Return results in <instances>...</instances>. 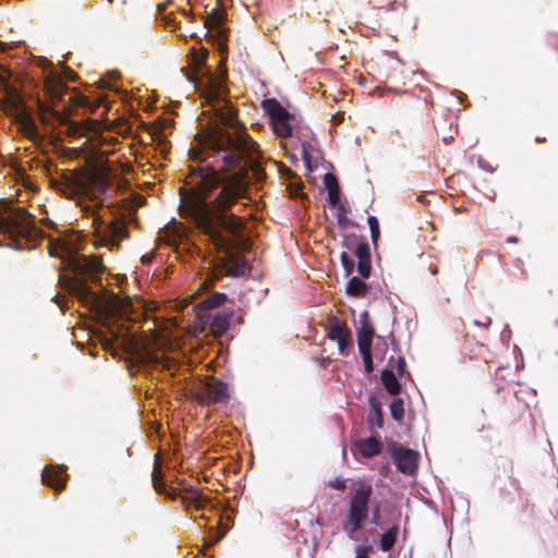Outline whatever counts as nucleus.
Masks as SVG:
<instances>
[{"mask_svg":"<svg viewBox=\"0 0 558 558\" xmlns=\"http://www.w3.org/2000/svg\"><path fill=\"white\" fill-rule=\"evenodd\" d=\"M522 265H523V260L522 258L518 257L513 260V266L518 269H520V272L522 276H525L526 275V271L524 269H522Z\"/></svg>","mask_w":558,"mask_h":558,"instance_id":"38","label":"nucleus"},{"mask_svg":"<svg viewBox=\"0 0 558 558\" xmlns=\"http://www.w3.org/2000/svg\"><path fill=\"white\" fill-rule=\"evenodd\" d=\"M348 538L355 543L353 550L356 555L371 557L372 554L380 550L379 542L377 538H371L369 535L366 534V529L364 531L356 532L354 537Z\"/></svg>","mask_w":558,"mask_h":558,"instance_id":"15","label":"nucleus"},{"mask_svg":"<svg viewBox=\"0 0 558 558\" xmlns=\"http://www.w3.org/2000/svg\"><path fill=\"white\" fill-rule=\"evenodd\" d=\"M341 246L350 251L357 258V274L362 275V277H371L372 252L367 239L354 233L344 234L341 241Z\"/></svg>","mask_w":558,"mask_h":558,"instance_id":"8","label":"nucleus"},{"mask_svg":"<svg viewBox=\"0 0 558 558\" xmlns=\"http://www.w3.org/2000/svg\"><path fill=\"white\" fill-rule=\"evenodd\" d=\"M119 72L118 71H108L101 77L102 87L119 97L124 102H131L133 99L140 98L133 92L128 90L122 85L118 83Z\"/></svg>","mask_w":558,"mask_h":558,"instance_id":"11","label":"nucleus"},{"mask_svg":"<svg viewBox=\"0 0 558 558\" xmlns=\"http://www.w3.org/2000/svg\"><path fill=\"white\" fill-rule=\"evenodd\" d=\"M209 398L213 403L227 404L230 401L228 384L222 379H216L209 392Z\"/></svg>","mask_w":558,"mask_h":558,"instance_id":"19","label":"nucleus"},{"mask_svg":"<svg viewBox=\"0 0 558 558\" xmlns=\"http://www.w3.org/2000/svg\"><path fill=\"white\" fill-rule=\"evenodd\" d=\"M354 558H371V557H366V556H362V555H356L355 554Z\"/></svg>","mask_w":558,"mask_h":558,"instance_id":"55","label":"nucleus"},{"mask_svg":"<svg viewBox=\"0 0 558 558\" xmlns=\"http://www.w3.org/2000/svg\"><path fill=\"white\" fill-rule=\"evenodd\" d=\"M151 482H153V485L156 489L157 493H160V486L157 482V477H156V468L154 469L153 473H151Z\"/></svg>","mask_w":558,"mask_h":558,"instance_id":"42","label":"nucleus"},{"mask_svg":"<svg viewBox=\"0 0 558 558\" xmlns=\"http://www.w3.org/2000/svg\"><path fill=\"white\" fill-rule=\"evenodd\" d=\"M452 96L457 98L458 101L464 104L466 101V95L458 89H452L450 92Z\"/></svg>","mask_w":558,"mask_h":558,"instance_id":"37","label":"nucleus"},{"mask_svg":"<svg viewBox=\"0 0 558 558\" xmlns=\"http://www.w3.org/2000/svg\"><path fill=\"white\" fill-rule=\"evenodd\" d=\"M393 362L396 363L395 373L398 376V378L403 380L404 378L410 376L408 368H407V362H405L404 356L400 355Z\"/></svg>","mask_w":558,"mask_h":558,"instance_id":"31","label":"nucleus"},{"mask_svg":"<svg viewBox=\"0 0 558 558\" xmlns=\"http://www.w3.org/2000/svg\"><path fill=\"white\" fill-rule=\"evenodd\" d=\"M395 357L391 356L388 361V364L380 372V380L384 386V389L389 395L400 393L405 387V383L398 378L392 367V363Z\"/></svg>","mask_w":558,"mask_h":558,"instance_id":"12","label":"nucleus"},{"mask_svg":"<svg viewBox=\"0 0 558 558\" xmlns=\"http://www.w3.org/2000/svg\"><path fill=\"white\" fill-rule=\"evenodd\" d=\"M513 353H514V356H518V357L519 356L521 357V355H523L521 349L517 344H513Z\"/></svg>","mask_w":558,"mask_h":558,"instance_id":"46","label":"nucleus"},{"mask_svg":"<svg viewBox=\"0 0 558 558\" xmlns=\"http://www.w3.org/2000/svg\"><path fill=\"white\" fill-rule=\"evenodd\" d=\"M340 263L343 268L344 277H352L353 271L356 270L357 262H355L347 252H342L340 255Z\"/></svg>","mask_w":558,"mask_h":558,"instance_id":"26","label":"nucleus"},{"mask_svg":"<svg viewBox=\"0 0 558 558\" xmlns=\"http://www.w3.org/2000/svg\"><path fill=\"white\" fill-rule=\"evenodd\" d=\"M157 8H158V10H161V9H162V7H161V4H160V3H159V4H157Z\"/></svg>","mask_w":558,"mask_h":558,"instance_id":"58","label":"nucleus"},{"mask_svg":"<svg viewBox=\"0 0 558 558\" xmlns=\"http://www.w3.org/2000/svg\"><path fill=\"white\" fill-rule=\"evenodd\" d=\"M315 523H316V524H318V525H320V526L324 524V523H323V520H322L320 518H316V519H315Z\"/></svg>","mask_w":558,"mask_h":558,"instance_id":"51","label":"nucleus"},{"mask_svg":"<svg viewBox=\"0 0 558 558\" xmlns=\"http://www.w3.org/2000/svg\"><path fill=\"white\" fill-rule=\"evenodd\" d=\"M476 159V165L481 170H484L488 173H494L496 168L492 166L483 156L481 155H472L471 160Z\"/></svg>","mask_w":558,"mask_h":558,"instance_id":"33","label":"nucleus"},{"mask_svg":"<svg viewBox=\"0 0 558 558\" xmlns=\"http://www.w3.org/2000/svg\"><path fill=\"white\" fill-rule=\"evenodd\" d=\"M391 54H392V56H396L397 60H398L400 63H402L401 59L398 57L397 51H392V52H391Z\"/></svg>","mask_w":558,"mask_h":558,"instance_id":"52","label":"nucleus"},{"mask_svg":"<svg viewBox=\"0 0 558 558\" xmlns=\"http://www.w3.org/2000/svg\"><path fill=\"white\" fill-rule=\"evenodd\" d=\"M348 481L352 482L353 480L343 478L341 476H336L335 478H332L328 482V486L330 488L341 492V493H343L345 490L349 492L350 486L347 485Z\"/></svg>","mask_w":558,"mask_h":558,"instance_id":"32","label":"nucleus"},{"mask_svg":"<svg viewBox=\"0 0 558 558\" xmlns=\"http://www.w3.org/2000/svg\"><path fill=\"white\" fill-rule=\"evenodd\" d=\"M44 238L36 217L23 207H14L5 199L0 203V245L15 251L36 248Z\"/></svg>","mask_w":558,"mask_h":558,"instance_id":"4","label":"nucleus"},{"mask_svg":"<svg viewBox=\"0 0 558 558\" xmlns=\"http://www.w3.org/2000/svg\"><path fill=\"white\" fill-rule=\"evenodd\" d=\"M511 340V329L509 324L504 326V329L500 332V341L505 347H509Z\"/></svg>","mask_w":558,"mask_h":558,"instance_id":"36","label":"nucleus"},{"mask_svg":"<svg viewBox=\"0 0 558 558\" xmlns=\"http://www.w3.org/2000/svg\"><path fill=\"white\" fill-rule=\"evenodd\" d=\"M337 223L341 229L354 227L355 222L347 216V213L342 207H339L336 211Z\"/></svg>","mask_w":558,"mask_h":558,"instance_id":"30","label":"nucleus"},{"mask_svg":"<svg viewBox=\"0 0 558 558\" xmlns=\"http://www.w3.org/2000/svg\"><path fill=\"white\" fill-rule=\"evenodd\" d=\"M367 225L371 232L372 243L374 244L375 247H377L378 240L380 236L379 220L376 216L369 215L367 217Z\"/></svg>","mask_w":558,"mask_h":558,"instance_id":"28","label":"nucleus"},{"mask_svg":"<svg viewBox=\"0 0 558 558\" xmlns=\"http://www.w3.org/2000/svg\"><path fill=\"white\" fill-rule=\"evenodd\" d=\"M535 141H536L537 143H542V142H544V141H545V137L537 136V137L535 138Z\"/></svg>","mask_w":558,"mask_h":558,"instance_id":"53","label":"nucleus"},{"mask_svg":"<svg viewBox=\"0 0 558 558\" xmlns=\"http://www.w3.org/2000/svg\"><path fill=\"white\" fill-rule=\"evenodd\" d=\"M372 349L373 348H360L359 349V353L362 357V361H363V366H364V372L366 374H372L375 369V364H374V361H373V353H372Z\"/></svg>","mask_w":558,"mask_h":558,"instance_id":"27","label":"nucleus"},{"mask_svg":"<svg viewBox=\"0 0 558 558\" xmlns=\"http://www.w3.org/2000/svg\"><path fill=\"white\" fill-rule=\"evenodd\" d=\"M357 349L373 348V342L379 335L376 333L374 324L355 326Z\"/></svg>","mask_w":558,"mask_h":558,"instance_id":"17","label":"nucleus"},{"mask_svg":"<svg viewBox=\"0 0 558 558\" xmlns=\"http://www.w3.org/2000/svg\"><path fill=\"white\" fill-rule=\"evenodd\" d=\"M226 19V12L225 11H217L216 9H213L206 17H204V26L205 27H213L214 25H221Z\"/></svg>","mask_w":558,"mask_h":558,"instance_id":"25","label":"nucleus"},{"mask_svg":"<svg viewBox=\"0 0 558 558\" xmlns=\"http://www.w3.org/2000/svg\"><path fill=\"white\" fill-rule=\"evenodd\" d=\"M369 412L367 415V425L372 435L375 434V428L384 427V412L383 402L374 393H371L367 398Z\"/></svg>","mask_w":558,"mask_h":558,"instance_id":"14","label":"nucleus"},{"mask_svg":"<svg viewBox=\"0 0 558 558\" xmlns=\"http://www.w3.org/2000/svg\"><path fill=\"white\" fill-rule=\"evenodd\" d=\"M429 271H430V274H432V275H436V274L438 272V269H437V267H436V266L430 265V266H429Z\"/></svg>","mask_w":558,"mask_h":558,"instance_id":"48","label":"nucleus"},{"mask_svg":"<svg viewBox=\"0 0 558 558\" xmlns=\"http://www.w3.org/2000/svg\"><path fill=\"white\" fill-rule=\"evenodd\" d=\"M391 345H392V350H393L395 352L399 351L398 343L395 341V339H393V338H392V340H391Z\"/></svg>","mask_w":558,"mask_h":558,"instance_id":"49","label":"nucleus"},{"mask_svg":"<svg viewBox=\"0 0 558 558\" xmlns=\"http://www.w3.org/2000/svg\"><path fill=\"white\" fill-rule=\"evenodd\" d=\"M399 532L400 527L398 524H393L383 531L379 539H377L379 542V548L381 551H389L392 549L398 538Z\"/></svg>","mask_w":558,"mask_h":558,"instance_id":"20","label":"nucleus"},{"mask_svg":"<svg viewBox=\"0 0 558 558\" xmlns=\"http://www.w3.org/2000/svg\"><path fill=\"white\" fill-rule=\"evenodd\" d=\"M329 362H330V359H329L328 356H326V357H322V359L319 360V363H320V365H323V366L328 365V364H329Z\"/></svg>","mask_w":558,"mask_h":558,"instance_id":"47","label":"nucleus"},{"mask_svg":"<svg viewBox=\"0 0 558 558\" xmlns=\"http://www.w3.org/2000/svg\"><path fill=\"white\" fill-rule=\"evenodd\" d=\"M390 416L398 424H403L404 421V400L401 397H396L389 403Z\"/></svg>","mask_w":558,"mask_h":558,"instance_id":"22","label":"nucleus"},{"mask_svg":"<svg viewBox=\"0 0 558 558\" xmlns=\"http://www.w3.org/2000/svg\"><path fill=\"white\" fill-rule=\"evenodd\" d=\"M246 272H247V263L245 260H240L236 264V266L232 272V277L233 278H242L246 275Z\"/></svg>","mask_w":558,"mask_h":558,"instance_id":"34","label":"nucleus"},{"mask_svg":"<svg viewBox=\"0 0 558 558\" xmlns=\"http://www.w3.org/2000/svg\"><path fill=\"white\" fill-rule=\"evenodd\" d=\"M85 211L93 219V231H77L70 239L50 241L48 253L61 260L60 277L66 281L72 295L82 306L98 314L100 295L89 281L101 284V276L108 269L98 257L83 254L84 245L92 242L95 248L118 251L121 241L128 239L129 232L119 217L105 218L94 207H88Z\"/></svg>","mask_w":558,"mask_h":558,"instance_id":"2","label":"nucleus"},{"mask_svg":"<svg viewBox=\"0 0 558 558\" xmlns=\"http://www.w3.org/2000/svg\"><path fill=\"white\" fill-rule=\"evenodd\" d=\"M374 527H371V529H367L366 527V534L369 535L371 538H376V536H379L380 537V534L378 532V530L376 529L377 526L373 525Z\"/></svg>","mask_w":558,"mask_h":558,"instance_id":"40","label":"nucleus"},{"mask_svg":"<svg viewBox=\"0 0 558 558\" xmlns=\"http://www.w3.org/2000/svg\"><path fill=\"white\" fill-rule=\"evenodd\" d=\"M211 150L219 157L230 183L219 189L220 177L209 167H198L196 179L182 196L180 213L208 247L222 251L236 236L242 219L231 207L242 197L239 182L247 165L259 154L258 144L244 129L220 130L210 140Z\"/></svg>","mask_w":558,"mask_h":558,"instance_id":"1","label":"nucleus"},{"mask_svg":"<svg viewBox=\"0 0 558 558\" xmlns=\"http://www.w3.org/2000/svg\"><path fill=\"white\" fill-rule=\"evenodd\" d=\"M197 1H198V0H190V3L192 4V3H195V2H197Z\"/></svg>","mask_w":558,"mask_h":558,"instance_id":"57","label":"nucleus"},{"mask_svg":"<svg viewBox=\"0 0 558 558\" xmlns=\"http://www.w3.org/2000/svg\"><path fill=\"white\" fill-rule=\"evenodd\" d=\"M384 470H389V464H385V465L383 466V470L380 471V473H381V474H385V473H384Z\"/></svg>","mask_w":558,"mask_h":558,"instance_id":"54","label":"nucleus"},{"mask_svg":"<svg viewBox=\"0 0 558 558\" xmlns=\"http://www.w3.org/2000/svg\"><path fill=\"white\" fill-rule=\"evenodd\" d=\"M515 361H517V364H515V369L519 371V369H522L524 367V359H523V355H521V357L519 356H515Z\"/></svg>","mask_w":558,"mask_h":558,"instance_id":"43","label":"nucleus"},{"mask_svg":"<svg viewBox=\"0 0 558 558\" xmlns=\"http://www.w3.org/2000/svg\"><path fill=\"white\" fill-rule=\"evenodd\" d=\"M327 178H328V174H325V179H324L325 183L327 182Z\"/></svg>","mask_w":558,"mask_h":558,"instance_id":"59","label":"nucleus"},{"mask_svg":"<svg viewBox=\"0 0 558 558\" xmlns=\"http://www.w3.org/2000/svg\"><path fill=\"white\" fill-rule=\"evenodd\" d=\"M373 320L371 318L369 313L364 310L360 313L359 318L354 320V326H364V325H372Z\"/></svg>","mask_w":558,"mask_h":558,"instance_id":"35","label":"nucleus"},{"mask_svg":"<svg viewBox=\"0 0 558 558\" xmlns=\"http://www.w3.org/2000/svg\"><path fill=\"white\" fill-rule=\"evenodd\" d=\"M369 277H362V275L352 276L349 278L345 292L348 295H361L365 296L369 293V284L365 282Z\"/></svg>","mask_w":558,"mask_h":558,"instance_id":"18","label":"nucleus"},{"mask_svg":"<svg viewBox=\"0 0 558 558\" xmlns=\"http://www.w3.org/2000/svg\"><path fill=\"white\" fill-rule=\"evenodd\" d=\"M388 351V342L386 337L379 336L373 342L372 353L378 361H384Z\"/></svg>","mask_w":558,"mask_h":558,"instance_id":"24","label":"nucleus"},{"mask_svg":"<svg viewBox=\"0 0 558 558\" xmlns=\"http://www.w3.org/2000/svg\"><path fill=\"white\" fill-rule=\"evenodd\" d=\"M452 140H453V137H452V136H445V137L442 138V142H444V143H449V142H450V141H452Z\"/></svg>","mask_w":558,"mask_h":558,"instance_id":"50","label":"nucleus"},{"mask_svg":"<svg viewBox=\"0 0 558 558\" xmlns=\"http://www.w3.org/2000/svg\"><path fill=\"white\" fill-rule=\"evenodd\" d=\"M336 342L338 343L339 352L342 355H349L354 347L352 331L350 330L348 332V336L344 335L341 339L337 340Z\"/></svg>","mask_w":558,"mask_h":558,"instance_id":"29","label":"nucleus"},{"mask_svg":"<svg viewBox=\"0 0 558 558\" xmlns=\"http://www.w3.org/2000/svg\"><path fill=\"white\" fill-rule=\"evenodd\" d=\"M391 459L399 471L412 473L418 466L420 454L410 448L400 446L392 451Z\"/></svg>","mask_w":558,"mask_h":558,"instance_id":"10","label":"nucleus"},{"mask_svg":"<svg viewBox=\"0 0 558 558\" xmlns=\"http://www.w3.org/2000/svg\"><path fill=\"white\" fill-rule=\"evenodd\" d=\"M338 199H339L338 193L332 190H328V201L331 204H336L338 202Z\"/></svg>","mask_w":558,"mask_h":558,"instance_id":"39","label":"nucleus"},{"mask_svg":"<svg viewBox=\"0 0 558 558\" xmlns=\"http://www.w3.org/2000/svg\"><path fill=\"white\" fill-rule=\"evenodd\" d=\"M373 495L374 488L367 481L359 478L350 484L339 527L347 537H354L356 532L364 531L369 524L383 526L379 504L373 502Z\"/></svg>","mask_w":558,"mask_h":558,"instance_id":"3","label":"nucleus"},{"mask_svg":"<svg viewBox=\"0 0 558 558\" xmlns=\"http://www.w3.org/2000/svg\"><path fill=\"white\" fill-rule=\"evenodd\" d=\"M182 504L187 512L208 510L210 512L234 513L229 502H222L205 494L203 489L186 485L183 488Z\"/></svg>","mask_w":558,"mask_h":558,"instance_id":"7","label":"nucleus"},{"mask_svg":"<svg viewBox=\"0 0 558 558\" xmlns=\"http://www.w3.org/2000/svg\"><path fill=\"white\" fill-rule=\"evenodd\" d=\"M33 68L38 72H29L26 75L28 84L32 86V99L38 110H46L48 105L39 95V90L47 94L52 93L53 86H58L64 82H73L76 78L75 72L62 63L54 65L45 57H34Z\"/></svg>","mask_w":558,"mask_h":558,"instance_id":"6","label":"nucleus"},{"mask_svg":"<svg viewBox=\"0 0 558 558\" xmlns=\"http://www.w3.org/2000/svg\"><path fill=\"white\" fill-rule=\"evenodd\" d=\"M181 14L186 17V19H190V20H194L196 14L193 13L191 10H186V9H182L181 11Z\"/></svg>","mask_w":558,"mask_h":558,"instance_id":"41","label":"nucleus"},{"mask_svg":"<svg viewBox=\"0 0 558 558\" xmlns=\"http://www.w3.org/2000/svg\"><path fill=\"white\" fill-rule=\"evenodd\" d=\"M207 319L211 322L213 325L220 329H228L230 326V323L234 316L233 310H223V311H217L206 314Z\"/></svg>","mask_w":558,"mask_h":558,"instance_id":"21","label":"nucleus"},{"mask_svg":"<svg viewBox=\"0 0 558 558\" xmlns=\"http://www.w3.org/2000/svg\"><path fill=\"white\" fill-rule=\"evenodd\" d=\"M383 451V444L374 436L361 438L352 446V452L359 458H373L380 454Z\"/></svg>","mask_w":558,"mask_h":558,"instance_id":"13","label":"nucleus"},{"mask_svg":"<svg viewBox=\"0 0 558 558\" xmlns=\"http://www.w3.org/2000/svg\"><path fill=\"white\" fill-rule=\"evenodd\" d=\"M498 259H499L500 263H502V256L501 255L498 256Z\"/></svg>","mask_w":558,"mask_h":558,"instance_id":"56","label":"nucleus"},{"mask_svg":"<svg viewBox=\"0 0 558 558\" xmlns=\"http://www.w3.org/2000/svg\"><path fill=\"white\" fill-rule=\"evenodd\" d=\"M476 326H482L484 328H488L492 325V318L487 317L485 323H481L480 320H474Z\"/></svg>","mask_w":558,"mask_h":558,"instance_id":"44","label":"nucleus"},{"mask_svg":"<svg viewBox=\"0 0 558 558\" xmlns=\"http://www.w3.org/2000/svg\"><path fill=\"white\" fill-rule=\"evenodd\" d=\"M228 300L227 293L215 291L199 299L196 306L207 314L222 306Z\"/></svg>","mask_w":558,"mask_h":558,"instance_id":"16","label":"nucleus"},{"mask_svg":"<svg viewBox=\"0 0 558 558\" xmlns=\"http://www.w3.org/2000/svg\"><path fill=\"white\" fill-rule=\"evenodd\" d=\"M350 328H348L343 323L337 320L331 324L327 329V337L331 341H337L341 339L344 335L348 336Z\"/></svg>","mask_w":558,"mask_h":558,"instance_id":"23","label":"nucleus"},{"mask_svg":"<svg viewBox=\"0 0 558 558\" xmlns=\"http://www.w3.org/2000/svg\"><path fill=\"white\" fill-rule=\"evenodd\" d=\"M68 466L65 464H48L41 472V482L45 486L52 489L53 494L61 493L68 483Z\"/></svg>","mask_w":558,"mask_h":558,"instance_id":"9","label":"nucleus"},{"mask_svg":"<svg viewBox=\"0 0 558 558\" xmlns=\"http://www.w3.org/2000/svg\"><path fill=\"white\" fill-rule=\"evenodd\" d=\"M263 108L268 116L271 129L278 136L286 138L298 136L303 163L308 170H312L310 145L302 138L305 135L301 134V132L307 130V128L304 126L298 110L290 104L286 106L282 105L276 98L266 99L263 102Z\"/></svg>","mask_w":558,"mask_h":558,"instance_id":"5","label":"nucleus"},{"mask_svg":"<svg viewBox=\"0 0 558 558\" xmlns=\"http://www.w3.org/2000/svg\"><path fill=\"white\" fill-rule=\"evenodd\" d=\"M506 242L509 244H517L519 242V238L517 235H509L506 238Z\"/></svg>","mask_w":558,"mask_h":558,"instance_id":"45","label":"nucleus"}]
</instances>
